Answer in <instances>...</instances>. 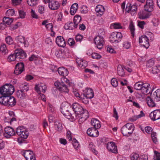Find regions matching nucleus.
Wrapping results in <instances>:
<instances>
[{"label":"nucleus","mask_w":160,"mask_h":160,"mask_svg":"<svg viewBox=\"0 0 160 160\" xmlns=\"http://www.w3.org/2000/svg\"><path fill=\"white\" fill-rule=\"evenodd\" d=\"M14 91V86L11 84H6L0 88V93L4 95L11 96Z\"/></svg>","instance_id":"obj_1"},{"label":"nucleus","mask_w":160,"mask_h":160,"mask_svg":"<svg viewBox=\"0 0 160 160\" xmlns=\"http://www.w3.org/2000/svg\"><path fill=\"white\" fill-rule=\"evenodd\" d=\"M134 129V124L132 123H128L123 126L121 128V132L125 136H128V135L132 134Z\"/></svg>","instance_id":"obj_2"},{"label":"nucleus","mask_w":160,"mask_h":160,"mask_svg":"<svg viewBox=\"0 0 160 160\" xmlns=\"http://www.w3.org/2000/svg\"><path fill=\"white\" fill-rule=\"evenodd\" d=\"M72 108L75 113L72 114V116L73 120L78 119L79 114L84 110L80 105L77 103L72 104Z\"/></svg>","instance_id":"obj_3"},{"label":"nucleus","mask_w":160,"mask_h":160,"mask_svg":"<svg viewBox=\"0 0 160 160\" xmlns=\"http://www.w3.org/2000/svg\"><path fill=\"white\" fill-rule=\"evenodd\" d=\"M54 85L61 92L66 93L69 92L68 85H66L62 81L61 82L56 81L54 83Z\"/></svg>","instance_id":"obj_4"},{"label":"nucleus","mask_w":160,"mask_h":160,"mask_svg":"<svg viewBox=\"0 0 160 160\" xmlns=\"http://www.w3.org/2000/svg\"><path fill=\"white\" fill-rule=\"evenodd\" d=\"M94 42L98 48L101 49L103 48L104 43L103 37L99 35L97 36L94 38Z\"/></svg>","instance_id":"obj_5"},{"label":"nucleus","mask_w":160,"mask_h":160,"mask_svg":"<svg viewBox=\"0 0 160 160\" xmlns=\"http://www.w3.org/2000/svg\"><path fill=\"white\" fill-rule=\"evenodd\" d=\"M68 107L65 106V103H62L60 108L61 113L67 118L72 119V114L69 112Z\"/></svg>","instance_id":"obj_6"},{"label":"nucleus","mask_w":160,"mask_h":160,"mask_svg":"<svg viewBox=\"0 0 160 160\" xmlns=\"http://www.w3.org/2000/svg\"><path fill=\"white\" fill-rule=\"evenodd\" d=\"M15 53L17 57V60L25 59L27 56V54L24 51L21 49H17L15 51Z\"/></svg>","instance_id":"obj_7"},{"label":"nucleus","mask_w":160,"mask_h":160,"mask_svg":"<svg viewBox=\"0 0 160 160\" xmlns=\"http://www.w3.org/2000/svg\"><path fill=\"white\" fill-rule=\"evenodd\" d=\"M154 5L152 0H147L146 4L144 6V10L145 11L151 12L154 9Z\"/></svg>","instance_id":"obj_8"},{"label":"nucleus","mask_w":160,"mask_h":160,"mask_svg":"<svg viewBox=\"0 0 160 160\" xmlns=\"http://www.w3.org/2000/svg\"><path fill=\"white\" fill-rule=\"evenodd\" d=\"M151 119L155 121L160 119V109H156L151 112L149 114Z\"/></svg>","instance_id":"obj_9"},{"label":"nucleus","mask_w":160,"mask_h":160,"mask_svg":"<svg viewBox=\"0 0 160 160\" xmlns=\"http://www.w3.org/2000/svg\"><path fill=\"white\" fill-rule=\"evenodd\" d=\"M139 43H142V45L146 49L148 48L149 46V39L145 35H143L139 37Z\"/></svg>","instance_id":"obj_10"},{"label":"nucleus","mask_w":160,"mask_h":160,"mask_svg":"<svg viewBox=\"0 0 160 160\" xmlns=\"http://www.w3.org/2000/svg\"><path fill=\"white\" fill-rule=\"evenodd\" d=\"M107 148L111 152L116 153H118L117 146L115 145V143L113 142H109L107 144Z\"/></svg>","instance_id":"obj_11"},{"label":"nucleus","mask_w":160,"mask_h":160,"mask_svg":"<svg viewBox=\"0 0 160 160\" xmlns=\"http://www.w3.org/2000/svg\"><path fill=\"white\" fill-rule=\"evenodd\" d=\"M97 129L94 128H89L87 130V133L91 137H97L99 135V132Z\"/></svg>","instance_id":"obj_12"},{"label":"nucleus","mask_w":160,"mask_h":160,"mask_svg":"<svg viewBox=\"0 0 160 160\" xmlns=\"http://www.w3.org/2000/svg\"><path fill=\"white\" fill-rule=\"evenodd\" d=\"M24 65L23 62L17 63L15 67L14 73L18 75L21 73L24 70Z\"/></svg>","instance_id":"obj_13"},{"label":"nucleus","mask_w":160,"mask_h":160,"mask_svg":"<svg viewBox=\"0 0 160 160\" xmlns=\"http://www.w3.org/2000/svg\"><path fill=\"white\" fill-rule=\"evenodd\" d=\"M15 40L18 44H24L25 47H27L29 43L28 41L25 40L24 37L22 36H19L15 38Z\"/></svg>","instance_id":"obj_14"},{"label":"nucleus","mask_w":160,"mask_h":160,"mask_svg":"<svg viewBox=\"0 0 160 160\" xmlns=\"http://www.w3.org/2000/svg\"><path fill=\"white\" fill-rule=\"evenodd\" d=\"M84 93L82 95H84L88 98L90 99L93 98L94 94L93 90L90 88H86L83 91Z\"/></svg>","instance_id":"obj_15"},{"label":"nucleus","mask_w":160,"mask_h":160,"mask_svg":"<svg viewBox=\"0 0 160 160\" xmlns=\"http://www.w3.org/2000/svg\"><path fill=\"white\" fill-rule=\"evenodd\" d=\"M56 42L59 47H64L66 46V42L63 38L60 36H58L56 39Z\"/></svg>","instance_id":"obj_16"},{"label":"nucleus","mask_w":160,"mask_h":160,"mask_svg":"<svg viewBox=\"0 0 160 160\" xmlns=\"http://www.w3.org/2000/svg\"><path fill=\"white\" fill-rule=\"evenodd\" d=\"M60 4L58 1L54 0H51L48 4L49 8L52 10L57 9L60 7Z\"/></svg>","instance_id":"obj_17"},{"label":"nucleus","mask_w":160,"mask_h":160,"mask_svg":"<svg viewBox=\"0 0 160 160\" xmlns=\"http://www.w3.org/2000/svg\"><path fill=\"white\" fill-rule=\"evenodd\" d=\"M95 11L97 13V15L101 16L103 14L105 9L102 5H99L96 6Z\"/></svg>","instance_id":"obj_18"},{"label":"nucleus","mask_w":160,"mask_h":160,"mask_svg":"<svg viewBox=\"0 0 160 160\" xmlns=\"http://www.w3.org/2000/svg\"><path fill=\"white\" fill-rule=\"evenodd\" d=\"M151 96L155 101L158 102L160 101V89H158Z\"/></svg>","instance_id":"obj_19"},{"label":"nucleus","mask_w":160,"mask_h":160,"mask_svg":"<svg viewBox=\"0 0 160 160\" xmlns=\"http://www.w3.org/2000/svg\"><path fill=\"white\" fill-rule=\"evenodd\" d=\"M142 87L141 92L144 94L148 93L149 89H151V88L150 87L149 84L148 83H145L142 84ZM149 92H148V93Z\"/></svg>","instance_id":"obj_20"},{"label":"nucleus","mask_w":160,"mask_h":160,"mask_svg":"<svg viewBox=\"0 0 160 160\" xmlns=\"http://www.w3.org/2000/svg\"><path fill=\"white\" fill-rule=\"evenodd\" d=\"M58 71L60 75L63 77L66 76L68 73V72L67 69L63 67L58 68Z\"/></svg>","instance_id":"obj_21"},{"label":"nucleus","mask_w":160,"mask_h":160,"mask_svg":"<svg viewBox=\"0 0 160 160\" xmlns=\"http://www.w3.org/2000/svg\"><path fill=\"white\" fill-rule=\"evenodd\" d=\"M8 106L12 107L15 106L16 103V100L15 98L13 96H8Z\"/></svg>","instance_id":"obj_22"},{"label":"nucleus","mask_w":160,"mask_h":160,"mask_svg":"<svg viewBox=\"0 0 160 160\" xmlns=\"http://www.w3.org/2000/svg\"><path fill=\"white\" fill-rule=\"evenodd\" d=\"M2 95V96L0 97V103L1 105L8 106V96Z\"/></svg>","instance_id":"obj_23"},{"label":"nucleus","mask_w":160,"mask_h":160,"mask_svg":"<svg viewBox=\"0 0 160 160\" xmlns=\"http://www.w3.org/2000/svg\"><path fill=\"white\" fill-rule=\"evenodd\" d=\"M5 133L8 135L12 136L15 135V132L14 129L10 127H7L4 129Z\"/></svg>","instance_id":"obj_24"},{"label":"nucleus","mask_w":160,"mask_h":160,"mask_svg":"<svg viewBox=\"0 0 160 160\" xmlns=\"http://www.w3.org/2000/svg\"><path fill=\"white\" fill-rule=\"evenodd\" d=\"M91 125L94 127V128L98 129L101 127L100 122L98 120L95 118H92L91 121Z\"/></svg>","instance_id":"obj_25"},{"label":"nucleus","mask_w":160,"mask_h":160,"mask_svg":"<svg viewBox=\"0 0 160 160\" xmlns=\"http://www.w3.org/2000/svg\"><path fill=\"white\" fill-rule=\"evenodd\" d=\"M77 62L79 67L82 68H85L88 65V63L87 61L82 59L77 60Z\"/></svg>","instance_id":"obj_26"},{"label":"nucleus","mask_w":160,"mask_h":160,"mask_svg":"<svg viewBox=\"0 0 160 160\" xmlns=\"http://www.w3.org/2000/svg\"><path fill=\"white\" fill-rule=\"evenodd\" d=\"M78 4L77 3L73 4L71 6L70 12L71 15H74L78 10Z\"/></svg>","instance_id":"obj_27"},{"label":"nucleus","mask_w":160,"mask_h":160,"mask_svg":"<svg viewBox=\"0 0 160 160\" xmlns=\"http://www.w3.org/2000/svg\"><path fill=\"white\" fill-rule=\"evenodd\" d=\"M27 95L26 93L20 89L17 91L16 95L18 97L21 99L24 98Z\"/></svg>","instance_id":"obj_28"},{"label":"nucleus","mask_w":160,"mask_h":160,"mask_svg":"<svg viewBox=\"0 0 160 160\" xmlns=\"http://www.w3.org/2000/svg\"><path fill=\"white\" fill-rule=\"evenodd\" d=\"M19 88L24 92H27L29 90V85L27 83H24L21 84L19 86Z\"/></svg>","instance_id":"obj_29"},{"label":"nucleus","mask_w":160,"mask_h":160,"mask_svg":"<svg viewBox=\"0 0 160 160\" xmlns=\"http://www.w3.org/2000/svg\"><path fill=\"white\" fill-rule=\"evenodd\" d=\"M89 116V114L88 111L85 109L78 116V118L80 117L87 119Z\"/></svg>","instance_id":"obj_30"},{"label":"nucleus","mask_w":160,"mask_h":160,"mask_svg":"<svg viewBox=\"0 0 160 160\" xmlns=\"http://www.w3.org/2000/svg\"><path fill=\"white\" fill-rule=\"evenodd\" d=\"M110 41L111 42L115 43H116L118 42V39H117L115 33L114 32H112L110 35Z\"/></svg>","instance_id":"obj_31"},{"label":"nucleus","mask_w":160,"mask_h":160,"mask_svg":"<svg viewBox=\"0 0 160 160\" xmlns=\"http://www.w3.org/2000/svg\"><path fill=\"white\" fill-rule=\"evenodd\" d=\"M154 99L151 97H148L147 99V103L149 107H153L155 106V104L153 101Z\"/></svg>","instance_id":"obj_32"},{"label":"nucleus","mask_w":160,"mask_h":160,"mask_svg":"<svg viewBox=\"0 0 160 160\" xmlns=\"http://www.w3.org/2000/svg\"><path fill=\"white\" fill-rule=\"evenodd\" d=\"M82 20L81 17L79 15H76L74 17L73 22L75 24V26H78V24Z\"/></svg>","instance_id":"obj_33"},{"label":"nucleus","mask_w":160,"mask_h":160,"mask_svg":"<svg viewBox=\"0 0 160 160\" xmlns=\"http://www.w3.org/2000/svg\"><path fill=\"white\" fill-rule=\"evenodd\" d=\"M160 71V65H158L153 67L151 71V72L153 74H157Z\"/></svg>","instance_id":"obj_34"},{"label":"nucleus","mask_w":160,"mask_h":160,"mask_svg":"<svg viewBox=\"0 0 160 160\" xmlns=\"http://www.w3.org/2000/svg\"><path fill=\"white\" fill-rule=\"evenodd\" d=\"M54 126L56 129L58 131H60L62 128V123L58 121L54 122Z\"/></svg>","instance_id":"obj_35"},{"label":"nucleus","mask_w":160,"mask_h":160,"mask_svg":"<svg viewBox=\"0 0 160 160\" xmlns=\"http://www.w3.org/2000/svg\"><path fill=\"white\" fill-rule=\"evenodd\" d=\"M13 19L12 18H10L9 17H4L3 19V22L8 25H10L13 22Z\"/></svg>","instance_id":"obj_36"},{"label":"nucleus","mask_w":160,"mask_h":160,"mask_svg":"<svg viewBox=\"0 0 160 160\" xmlns=\"http://www.w3.org/2000/svg\"><path fill=\"white\" fill-rule=\"evenodd\" d=\"M9 114L10 117V123L14 121H16V116L14 112L12 111H9L8 112Z\"/></svg>","instance_id":"obj_37"},{"label":"nucleus","mask_w":160,"mask_h":160,"mask_svg":"<svg viewBox=\"0 0 160 160\" xmlns=\"http://www.w3.org/2000/svg\"><path fill=\"white\" fill-rule=\"evenodd\" d=\"M145 116V114L142 111H141L140 112V114L138 115L134 116L132 118H131L129 119L130 121L133 122L136 121V120L138 119L139 118H141L142 117L144 116Z\"/></svg>","instance_id":"obj_38"},{"label":"nucleus","mask_w":160,"mask_h":160,"mask_svg":"<svg viewBox=\"0 0 160 160\" xmlns=\"http://www.w3.org/2000/svg\"><path fill=\"white\" fill-rule=\"evenodd\" d=\"M118 74L119 75L122 77L124 75V70L121 66H118L117 68Z\"/></svg>","instance_id":"obj_39"},{"label":"nucleus","mask_w":160,"mask_h":160,"mask_svg":"<svg viewBox=\"0 0 160 160\" xmlns=\"http://www.w3.org/2000/svg\"><path fill=\"white\" fill-rule=\"evenodd\" d=\"M89 148L95 155H97L98 153V152L95 149V146L93 145L92 142H91L89 143Z\"/></svg>","instance_id":"obj_40"},{"label":"nucleus","mask_w":160,"mask_h":160,"mask_svg":"<svg viewBox=\"0 0 160 160\" xmlns=\"http://www.w3.org/2000/svg\"><path fill=\"white\" fill-rule=\"evenodd\" d=\"M88 99H89V98H87L84 95H81L80 99L82 101L83 103L85 104L88 103L89 102Z\"/></svg>","instance_id":"obj_41"},{"label":"nucleus","mask_w":160,"mask_h":160,"mask_svg":"<svg viewBox=\"0 0 160 160\" xmlns=\"http://www.w3.org/2000/svg\"><path fill=\"white\" fill-rule=\"evenodd\" d=\"M15 52L13 54H10L8 57V61L9 62H12L15 61L16 59L17 60V57Z\"/></svg>","instance_id":"obj_42"},{"label":"nucleus","mask_w":160,"mask_h":160,"mask_svg":"<svg viewBox=\"0 0 160 160\" xmlns=\"http://www.w3.org/2000/svg\"><path fill=\"white\" fill-rule=\"evenodd\" d=\"M38 0H27L28 4L30 6H33L38 3Z\"/></svg>","instance_id":"obj_43"},{"label":"nucleus","mask_w":160,"mask_h":160,"mask_svg":"<svg viewBox=\"0 0 160 160\" xmlns=\"http://www.w3.org/2000/svg\"><path fill=\"white\" fill-rule=\"evenodd\" d=\"M0 50L2 52L4 53V54L7 53L8 51L7 49L6 45L5 44H3L1 45Z\"/></svg>","instance_id":"obj_44"},{"label":"nucleus","mask_w":160,"mask_h":160,"mask_svg":"<svg viewBox=\"0 0 160 160\" xmlns=\"http://www.w3.org/2000/svg\"><path fill=\"white\" fill-rule=\"evenodd\" d=\"M142 84H140L139 82H136L134 86V88L137 90H142Z\"/></svg>","instance_id":"obj_45"},{"label":"nucleus","mask_w":160,"mask_h":160,"mask_svg":"<svg viewBox=\"0 0 160 160\" xmlns=\"http://www.w3.org/2000/svg\"><path fill=\"white\" fill-rule=\"evenodd\" d=\"M39 58L38 55H35L34 54L32 55L29 58V60L30 61H33L37 60Z\"/></svg>","instance_id":"obj_46"},{"label":"nucleus","mask_w":160,"mask_h":160,"mask_svg":"<svg viewBox=\"0 0 160 160\" xmlns=\"http://www.w3.org/2000/svg\"><path fill=\"white\" fill-rule=\"evenodd\" d=\"M154 160H160V152L154 151Z\"/></svg>","instance_id":"obj_47"},{"label":"nucleus","mask_w":160,"mask_h":160,"mask_svg":"<svg viewBox=\"0 0 160 160\" xmlns=\"http://www.w3.org/2000/svg\"><path fill=\"white\" fill-rule=\"evenodd\" d=\"M5 39L6 43L9 45L12 44L13 42L12 38L10 36H8L6 37Z\"/></svg>","instance_id":"obj_48"},{"label":"nucleus","mask_w":160,"mask_h":160,"mask_svg":"<svg viewBox=\"0 0 160 160\" xmlns=\"http://www.w3.org/2000/svg\"><path fill=\"white\" fill-rule=\"evenodd\" d=\"M111 27H112L113 28L115 29L122 28V27L121 26V24L118 23H113L112 24Z\"/></svg>","instance_id":"obj_49"},{"label":"nucleus","mask_w":160,"mask_h":160,"mask_svg":"<svg viewBox=\"0 0 160 160\" xmlns=\"http://www.w3.org/2000/svg\"><path fill=\"white\" fill-rule=\"evenodd\" d=\"M154 63L153 60L152 59H150L147 61L146 63V66L148 68L151 67L153 66Z\"/></svg>","instance_id":"obj_50"},{"label":"nucleus","mask_w":160,"mask_h":160,"mask_svg":"<svg viewBox=\"0 0 160 160\" xmlns=\"http://www.w3.org/2000/svg\"><path fill=\"white\" fill-rule=\"evenodd\" d=\"M151 134V137L153 142L155 143L158 142L157 138L156 133L155 132H152Z\"/></svg>","instance_id":"obj_51"},{"label":"nucleus","mask_w":160,"mask_h":160,"mask_svg":"<svg viewBox=\"0 0 160 160\" xmlns=\"http://www.w3.org/2000/svg\"><path fill=\"white\" fill-rule=\"evenodd\" d=\"M139 158V155L136 153H132L130 155L131 160H137Z\"/></svg>","instance_id":"obj_52"},{"label":"nucleus","mask_w":160,"mask_h":160,"mask_svg":"<svg viewBox=\"0 0 160 160\" xmlns=\"http://www.w3.org/2000/svg\"><path fill=\"white\" fill-rule=\"evenodd\" d=\"M32 151L30 150H26L22 152V154L24 157L25 158L29 155L30 154H32Z\"/></svg>","instance_id":"obj_53"},{"label":"nucleus","mask_w":160,"mask_h":160,"mask_svg":"<svg viewBox=\"0 0 160 160\" xmlns=\"http://www.w3.org/2000/svg\"><path fill=\"white\" fill-rule=\"evenodd\" d=\"M68 29L70 30H73L74 28H77L78 26H75V23H73L72 22H70L69 24L68 25Z\"/></svg>","instance_id":"obj_54"},{"label":"nucleus","mask_w":160,"mask_h":160,"mask_svg":"<svg viewBox=\"0 0 160 160\" xmlns=\"http://www.w3.org/2000/svg\"><path fill=\"white\" fill-rule=\"evenodd\" d=\"M129 28L131 31V34L132 36L133 37L134 36L135 28L134 25L132 23H131L129 25Z\"/></svg>","instance_id":"obj_55"},{"label":"nucleus","mask_w":160,"mask_h":160,"mask_svg":"<svg viewBox=\"0 0 160 160\" xmlns=\"http://www.w3.org/2000/svg\"><path fill=\"white\" fill-rule=\"evenodd\" d=\"M28 135L29 132L26 129V130L22 132V136H21V138L23 139H26L28 138Z\"/></svg>","instance_id":"obj_56"},{"label":"nucleus","mask_w":160,"mask_h":160,"mask_svg":"<svg viewBox=\"0 0 160 160\" xmlns=\"http://www.w3.org/2000/svg\"><path fill=\"white\" fill-rule=\"evenodd\" d=\"M111 83L113 87H116L118 85V81L116 78H113L111 80Z\"/></svg>","instance_id":"obj_57"},{"label":"nucleus","mask_w":160,"mask_h":160,"mask_svg":"<svg viewBox=\"0 0 160 160\" xmlns=\"http://www.w3.org/2000/svg\"><path fill=\"white\" fill-rule=\"evenodd\" d=\"M115 33L117 39H118V42L121 41V39L122 37V34L120 32H114Z\"/></svg>","instance_id":"obj_58"},{"label":"nucleus","mask_w":160,"mask_h":160,"mask_svg":"<svg viewBox=\"0 0 160 160\" xmlns=\"http://www.w3.org/2000/svg\"><path fill=\"white\" fill-rule=\"evenodd\" d=\"M6 14L8 16H12L14 14L15 11L13 9H9L7 11Z\"/></svg>","instance_id":"obj_59"},{"label":"nucleus","mask_w":160,"mask_h":160,"mask_svg":"<svg viewBox=\"0 0 160 160\" xmlns=\"http://www.w3.org/2000/svg\"><path fill=\"white\" fill-rule=\"evenodd\" d=\"M144 129L145 132L148 133L150 134L152 132V129L151 127L149 126L145 127L144 128Z\"/></svg>","instance_id":"obj_60"},{"label":"nucleus","mask_w":160,"mask_h":160,"mask_svg":"<svg viewBox=\"0 0 160 160\" xmlns=\"http://www.w3.org/2000/svg\"><path fill=\"white\" fill-rule=\"evenodd\" d=\"M81 11L82 13H86L88 11V7L86 6L83 5L82 6L81 8Z\"/></svg>","instance_id":"obj_61"},{"label":"nucleus","mask_w":160,"mask_h":160,"mask_svg":"<svg viewBox=\"0 0 160 160\" xmlns=\"http://www.w3.org/2000/svg\"><path fill=\"white\" fill-rule=\"evenodd\" d=\"M92 58L94 59H100L101 56L98 54L96 53H94L91 55Z\"/></svg>","instance_id":"obj_62"},{"label":"nucleus","mask_w":160,"mask_h":160,"mask_svg":"<svg viewBox=\"0 0 160 160\" xmlns=\"http://www.w3.org/2000/svg\"><path fill=\"white\" fill-rule=\"evenodd\" d=\"M152 22L154 26L157 27L159 24V21L158 19L154 18L152 19Z\"/></svg>","instance_id":"obj_63"},{"label":"nucleus","mask_w":160,"mask_h":160,"mask_svg":"<svg viewBox=\"0 0 160 160\" xmlns=\"http://www.w3.org/2000/svg\"><path fill=\"white\" fill-rule=\"evenodd\" d=\"M68 44L70 46H73L75 44V41L72 38H70L68 39Z\"/></svg>","instance_id":"obj_64"}]
</instances>
